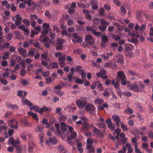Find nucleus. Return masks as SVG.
Returning a JSON list of instances; mask_svg holds the SVG:
<instances>
[{"instance_id":"cd10ccee","label":"nucleus","mask_w":153,"mask_h":153,"mask_svg":"<svg viewBox=\"0 0 153 153\" xmlns=\"http://www.w3.org/2000/svg\"><path fill=\"white\" fill-rule=\"evenodd\" d=\"M49 140L50 142L52 144H55L57 143L56 138L55 137L49 138Z\"/></svg>"},{"instance_id":"bb28decb","label":"nucleus","mask_w":153,"mask_h":153,"mask_svg":"<svg viewBox=\"0 0 153 153\" xmlns=\"http://www.w3.org/2000/svg\"><path fill=\"white\" fill-rule=\"evenodd\" d=\"M97 126L99 128H103V129L105 130L106 128H107L106 124L102 122L98 123L97 125Z\"/></svg>"},{"instance_id":"f03ea898","label":"nucleus","mask_w":153,"mask_h":153,"mask_svg":"<svg viewBox=\"0 0 153 153\" xmlns=\"http://www.w3.org/2000/svg\"><path fill=\"white\" fill-rule=\"evenodd\" d=\"M85 29L87 31H90L91 33L95 36H99L102 35V33L101 32L96 31L92 26H86Z\"/></svg>"},{"instance_id":"8fccbe9b","label":"nucleus","mask_w":153,"mask_h":153,"mask_svg":"<svg viewBox=\"0 0 153 153\" xmlns=\"http://www.w3.org/2000/svg\"><path fill=\"white\" fill-rule=\"evenodd\" d=\"M0 81L1 83L4 85H6L8 83L7 80L5 79L4 78L0 79Z\"/></svg>"},{"instance_id":"0e129e2a","label":"nucleus","mask_w":153,"mask_h":153,"mask_svg":"<svg viewBox=\"0 0 153 153\" xmlns=\"http://www.w3.org/2000/svg\"><path fill=\"white\" fill-rule=\"evenodd\" d=\"M136 17L138 19L139 21H141L140 18H141V14L139 12H136Z\"/></svg>"},{"instance_id":"3c124183","label":"nucleus","mask_w":153,"mask_h":153,"mask_svg":"<svg viewBox=\"0 0 153 153\" xmlns=\"http://www.w3.org/2000/svg\"><path fill=\"white\" fill-rule=\"evenodd\" d=\"M22 150V146H17L16 147V152L18 153H21Z\"/></svg>"},{"instance_id":"5fc2aeb1","label":"nucleus","mask_w":153,"mask_h":153,"mask_svg":"<svg viewBox=\"0 0 153 153\" xmlns=\"http://www.w3.org/2000/svg\"><path fill=\"white\" fill-rule=\"evenodd\" d=\"M100 73V74L102 75L103 74L106 75L107 73V72L104 69H101L100 70L99 73Z\"/></svg>"},{"instance_id":"6ab92c4d","label":"nucleus","mask_w":153,"mask_h":153,"mask_svg":"<svg viewBox=\"0 0 153 153\" xmlns=\"http://www.w3.org/2000/svg\"><path fill=\"white\" fill-rule=\"evenodd\" d=\"M132 90L134 91L137 92H140V90L139 88V87L137 84L134 83L133 85Z\"/></svg>"},{"instance_id":"423d86ee","label":"nucleus","mask_w":153,"mask_h":153,"mask_svg":"<svg viewBox=\"0 0 153 153\" xmlns=\"http://www.w3.org/2000/svg\"><path fill=\"white\" fill-rule=\"evenodd\" d=\"M112 119L115 123L117 127H119L120 123L121 122V119L119 116L117 115H113L112 117Z\"/></svg>"},{"instance_id":"0eeeda50","label":"nucleus","mask_w":153,"mask_h":153,"mask_svg":"<svg viewBox=\"0 0 153 153\" xmlns=\"http://www.w3.org/2000/svg\"><path fill=\"white\" fill-rule=\"evenodd\" d=\"M118 77L117 78L118 79H120V80L122 79H126V76L125 75L124 72L121 71H119L117 73Z\"/></svg>"},{"instance_id":"39448f33","label":"nucleus","mask_w":153,"mask_h":153,"mask_svg":"<svg viewBox=\"0 0 153 153\" xmlns=\"http://www.w3.org/2000/svg\"><path fill=\"white\" fill-rule=\"evenodd\" d=\"M105 123L107 124L108 128L111 131H113L115 129V124H113L111 120L110 119H109L106 120Z\"/></svg>"},{"instance_id":"864d4df0","label":"nucleus","mask_w":153,"mask_h":153,"mask_svg":"<svg viewBox=\"0 0 153 153\" xmlns=\"http://www.w3.org/2000/svg\"><path fill=\"white\" fill-rule=\"evenodd\" d=\"M128 73L129 75L132 76L136 75L137 74L135 72L130 70L128 71Z\"/></svg>"},{"instance_id":"e433bc0d","label":"nucleus","mask_w":153,"mask_h":153,"mask_svg":"<svg viewBox=\"0 0 153 153\" xmlns=\"http://www.w3.org/2000/svg\"><path fill=\"white\" fill-rule=\"evenodd\" d=\"M124 112L127 114H131L133 113V111L131 108H128L126 109V110L124 111Z\"/></svg>"},{"instance_id":"a19ab883","label":"nucleus","mask_w":153,"mask_h":153,"mask_svg":"<svg viewBox=\"0 0 153 153\" xmlns=\"http://www.w3.org/2000/svg\"><path fill=\"white\" fill-rule=\"evenodd\" d=\"M23 22L27 26H29L30 25V22L29 21L26 19H24L23 20Z\"/></svg>"},{"instance_id":"13d9d810","label":"nucleus","mask_w":153,"mask_h":153,"mask_svg":"<svg viewBox=\"0 0 153 153\" xmlns=\"http://www.w3.org/2000/svg\"><path fill=\"white\" fill-rule=\"evenodd\" d=\"M50 25L48 23H44L43 24V29H47L49 27Z\"/></svg>"},{"instance_id":"7ed1b4c3","label":"nucleus","mask_w":153,"mask_h":153,"mask_svg":"<svg viewBox=\"0 0 153 153\" xmlns=\"http://www.w3.org/2000/svg\"><path fill=\"white\" fill-rule=\"evenodd\" d=\"M85 40L87 44L92 45L95 43L96 40L92 36L88 35L85 37Z\"/></svg>"},{"instance_id":"58836bf2","label":"nucleus","mask_w":153,"mask_h":153,"mask_svg":"<svg viewBox=\"0 0 153 153\" xmlns=\"http://www.w3.org/2000/svg\"><path fill=\"white\" fill-rule=\"evenodd\" d=\"M120 127L124 131H127L128 129V128L122 122L120 123Z\"/></svg>"},{"instance_id":"a878e982","label":"nucleus","mask_w":153,"mask_h":153,"mask_svg":"<svg viewBox=\"0 0 153 153\" xmlns=\"http://www.w3.org/2000/svg\"><path fill=\"white\" fill-rule=\"evenodd\" d=\"M65 42H66L65 40L63 39H57L56 44L57 45H62Z\"/></svg>"},{"instance_id":"603ef678","label":"nucleus","mask_w":153,"mask_h":153,"mask_svg":"<svg viewBox=\"0 0 153 153\" xmlns=\"http://www.w3.org/2000/svg\"><path fill=\"white\" fill-rule=\"evenodd\" d=\"M87 143L88 144L92 145L94 142V139H87Z\"/></svg>"},{"instance_id":"a18cd8bd","label":"nucleus","mask_w":153,"mask_h":153,"mask_svg":"<svg viewBox=\"0 0 153 153\" xmlns=\"http://www.w3.org/2000/svg\"><path fill=\"white\" fill-rule=\"evenodd\" d=\"M146 27V25L145 24H143L140 27L139 31H143L145 29Z\"/></svg>"},{"instance_id":"473e14b6","label":"nucleus","mask_w":153,"mask_h":153,"mask_svg":"<svg viewBox=\"0 0 153 153\" xmlns=\"http://www.w3.org/2000/svg\"><path fill=\"white\" fill-rule=\"evenodd\" d=\"M98 27L100 30L103 31L107 29V26L103 25H99Z\"/></svg>"},{"instance_id":"680f3d73","label":"nucleus","mask_w":153,"mask_h":153,"mask_svg":"<svg viewBox=\"0 0 153 153\" xmlns=\"http://www.w3.org/2000/svg\"><path fill=\"white\" fill-rule=\"evenodd\" d=\"M45 16L48 17L49 18H50L51 17V14L50 13V12L48 10H46L45 13Z\"/></svg>"},{"instance_id":"a211bd4d","label":"nucleus","mask_w":153,"mask_h":153,"mask_svg":"<svg viewBox=\"0 0 153 153\" xmlns=\"http://www.w3.org/2000/svg\"><path fill=\"white\" fill-rule=\"evenodd\" d=\"M22 103H23L24 105H31L32 104V103L29 100L26 99H23L22 100Z\"/></svg>"},{"instance_id":"4c0bfd02","label":"nucleus","mask_w":153,"mask_h":153,"mask_svg":"<svg viewBox=\"0 0 153 153\" xmlns=\"http://www.w3.org/2000/svg\"><path fill=\"white\" fill-rule=\"evenodd\" d=\"M33 45L34 47L38 48L39 50H42V49L40 47L41 45L38 42L34 43Z\"/></svg>"},{"instance_id":"f3484780","label":"nucleus","mask_w":153,"mask_h":153,"mask_svg":"<svg viewBox=\"0 0 153 153\" xmlns=\"http://www.w3.org/2000/svg\"><path fill=\"white\" fill-rule=\"evenodd\" d=\"M67 117L64 115L62 113H60V116L59 117V120L60 121H65L66 120Z\"/></svg>"},{"instance_id":"4be33fe9","label":"nucleus","mask_w":153,"mask_h":153,"mask_svg":"<svg viewBox=\"0 0 153 153\" xmlns=\"http://www.w3.org/2000/svg\"><path fill=\"white\" fill-rule=\"evenodd\" d=\"M51 67L52 69H57L59 68V65L58 63L56 62H54L50 64Z\"/></svg>"},{"instance_id":"c756f323","label":"nucleus","mask_w":153,"mask_h":153,"mask_svg":"<svg viewBox=\"0 0 153 153\" xmlns=\"http://www.w3.org/2000/svg\"><path fill=\"white\" fill-rule=\"evenodd\" d=\"M102 41V42L106 43L108 42V39L106 35H103L101 37Z\"/></svg>"},{"instance_id":"69168bd1","label":"nucleus","mask_w":153,"mask_h":153,"mask_svg":"<svg viewBox=\"0 0 153 153\" xmlns=\"http://www.w3.org/2000/svg\"><path fill=\"white\" fill-rule=\"evenodd\" d=\"M90 4L91 5H98V2L96 0H92L91 1Z\"/></svg>"},{"instance_id":"49530a36","label":"nucleus","mask_w":153,"mask_h":153,"mask_svg":"<svg viewBox=\"0 0 153 153\" xmlns=\"http://www.w3.org/2000/svg\"><path fill=\"white\" fill-rule=\"evenodd\" d=\"M75 82L78 84H82L84 83V81L82 79L77 78L75 80Z\"/></svg>"},{"instance_id":"774afa93","label":"nucleus","mask_w":153,"mask_h":153,"mask_svg":"<svg viewBox=\"0 0 153 153\" xmlns=\"http://www.w3.org/2000/svg\"><path fill=\"white\" fill-rule=\"evenodd\" d=\"M114 27L113 26H110L108 28V30L109 32H112L114 29Z\"/></svg>"},{"instance_id":"2f4dec72","label":"nucleus","mask_w":153,"mask_h":153,"mask_svg":"<svg viewBox=\"0 0 153 153\" xmlns=\"http://www.w3.org/2000/svg\"><path fill=\"white\" fill-rule=\"evenodd\" d=\"M96 75L98 77H101L102 79H106L108 78L107 76L105 75H102L100 74V73H96Z\"/></svg>"},{"instance_id":"37998d69","label":"nucleus","mask_w":153,"mask_h":153,"mask_svg":"<svg viewBox=\"0 0 153 153\" xmlns=\"http://www.w3.org/2000/svg\"><path fill=\"white\" fill-rule=\"evenodd\" d=\"M123 95L127 97H129L132 95V94L130 92L124 91L123 93Z\"/></svg>"},{"instance_id":"aec40b11","label":"nucleus","mask_w":153,"mask_h":153,"mask_svg":"<svg viewBox=\"0 0 153 153\" xmlns=\"http://www.w3.org/2000/svg\"><path fill=\"white\" fill-rule=\"evenodd\" d=\"M100 23L102 25L106 26H108L110 24V22H109L105 21L103 19H101L100 21Z\"/></svg>"},{"instance_id":"ddd939ff","label":"nucleus","mask_w":153,"mask_h":153,"mask_svg":"<svg viewBox=\"0 0 153 153\" xmlns=\"http://www.w3.org/2000/svg\"><path fill=\"white\" fill-rule=\"evenodd\" d=\"M93 131L94 134L97 135V137H101L103 136L102 133L101 132L100 130L98 129L97 127H96L94 128V129L93 130Z\"/></svg>"},{"instance_id":"f8f14e48","label":"nucleus","mask_w":153,"mask_h":153,"mask_svg":"<svg viewBox=\"0 0 153 153\" xmlns=\"http://www.w3.org/2000/svg\"><path fill=\"white\" fill-rule=\"evenodd\" d=\"M74 39H76L77 43H79L81 42L82 41V37L78 36L77 34L76 33H74L72 35Z\"/></svg>"},{"instance_id":"ea45409f","label":"nucleus","mask_w":153,"mask_h":153,"mask_svg":"<svg viewBox=\"0 0 153 153\" xmlns=\"http://www.w3.org/2000/svg\"><path fill=\"white\" fill-rule=\"evenodd\" d=\"M75 69L76 71L77 72H78L79 73L80 72L82 71L83 70L82 69V67L80 66H76L75 67Z\"/></svg>"},{"instance_id":"09e8293b","label":"nucleus","mask_w":153,"mask_h":153,"mask_svg":"<svg viewBox=\"0 0 153 153\" xmlns=\"http://www.w3.org/2000/svg\"><path fill=\"white\" fill-rule=\"evenodd\" d=\"M39 33L37 31H36L34 30H32L31 31V34L30 35V37L33 38L34 36L38 34Z\"/></svg>"},{"instance_id":"9b49d317","label":"nucleus","mask_w":153,"mask_h":153,"mask_svg":"<svg viewBox=\"0 0 153 153\" xmlns=\"http://www.w3.org/2000/svg\"><path fill=\"white\" fill-rule=\"evenodd\" d=\"M71 134L67 137V140H71L76 137L77 135V134L75 131L71 132Z\"/></svg>"},{"instance_id":"6e6d98bb","label":"nucleus","mask_w":153,"mask_h":153,"mask_svg":"<svg viewBox=\"0 0 153 153\" xmlns=\"http://www.w3.org/2000/svg\"><path fill=\"white\" fill-rule=\"evenodd\" d=\"M105 11V10L103 7L101 8L100 10H98V12L102 16L103 15Z\"/></svg>"},{"instance_id":"c03bdc74","label":"nucleus","mask_w":153,"mask_h":153,"mask_svg":"<svg viewBox=\"0 0 153 153\" xmlns=\"http://www.w3.org/2000/svg\"><path fill=\"white\" fill-rule=\"evenodd\" d=\"M74 74L70 72L69 74L67 75V76L68 79V80L70 82H71L73 79V75Z\"/></svg>"},{"instance_id":"e2e57ef3","label":"nucleus","mask_w":153,"mask_h":153,"mask_svg":"<svg viewBox=\"0 0 153 153\" xmlns=\"http://www.w3.org/2000/svg\"><path fill=\"white\" fill-rule=\"evenodd\" d=\"M78 5L80 7H86V5L85 4H83L81 2H79L78 3Z\"/></svg>"},{"instance_id":"b1692460","label":"nucleus","mask_w":153,"mask_h":153,"mask_svg":"<svg viewBox=\"0 0 153 153\" xmlns=\"http://www.w3.org/2000/svg\"><path fill=\"white\" fill-rule=\"evenodd\" d=\"M117 62L120 63H123L124 57L123 55H121L119 56L117 60Z\"/></svg>"},{"instance_id":"4d7b16f0","label":"nucleus","mask_w":153,"mask_h":153,"mask_svg":"<svg viewBox=\"0 0 153 153\" xmlns=\"http://www.w3.org/2000/svg\"><path fill=\"white\" fill-rule=\"evenodd\" d=\"M13 37V35L10 33H8L6 37V39L8 41L11 40Z\"/></svg>"},{"instance_id":"6e6552de","label":"nucleus","mask_w":153,"mask_h":153,"mask_svg":"<svg viewBox=\"0 0 153 153\" xmlns=\"http://www.w3.org/2000/svg\"><path fill=\"white\" fill-rule=\"evenodd\" d=\"M112 53L111 52L109 53H105L100 55V56L105 60H108L109 59V56H111Z\"/></svg>"},{"instance_id":"c9c22d12","label":"nucleus","mask_w":153,"mask_h":153,"mask_svg":"<svg viewBox=\"0 0 153 153\" xmlns=\"http://www.w3.org/2000/svg\"><path fill=\"white\" fill-rule=\"evenodd\" d=\"M36 51H37V50L36 49H30V51L28 52V53L30 55L33 56L34 55Z\"/></svg>"},{"instance_id":"2eb2a0df","label":"nucleus","mask_w":153,"mask_h":153,"mask_svg":"<svg viewBox=\"0 0 153 153\" xmlns=\"http://www.w3.org/2000/svg\"><path fill=\"white\" fill-rule=\"evenodd\" d=\"M61 129L63 132H66L68 128V126L64 123H61Z\"/></svg>"},{"instance_id":"f257e3e1","label":"nucleus","mask_w":153,"mask_h":153,"mask_svg":"<svg viewBox=\"0 0 153 153\" xmlns=\"http://www.w3.org/2000/svg\"><path fill=\"white\" fill-rule=\"evenodd\" d=\"M87 102L85 99L77 100L75 101L76 105L79 108H83L86 105Z\"/></svg>"},{"instance_id":"9d476101","label":"nucleus","mask_w":153,"mask_h":153,"mask_svg":"<svg viewBox=\"0 0 153 153\" xmlns=\"http://www.w3.org/2000/svg\"><path fill=\"white\" fill-rule=\"evenodd\" d=\"M18 51L23 58H25L26 57V51L25 49L22 48H19L18 49Z\"/></svg>"},{"instance_id":"c85d7f7f","label":"nucleus","mask_w":153,"mask_h":153,"mask_svg":"<svg viewBox=\"0 0 153 153\" xmlns=\"http://www.w3.org/2000/svg\"><path fill=\"white\" fill-rule=\"evenodd\" d=\"M62 55V56H61L58 58V60L60 62L65 61L66 60V55L64 53Z\"/></svg>"},{"instance_id":"1a4fd4ad","label":"nucleus","mask_w":153,"mask_h":153,"mask_svg":"<svg viewBox=\"0 0 153 153\" xmlns=\"http://www.w3.org/2000/svg\"><path fill=\"white\" fill-rule=\"evenodd\" d=\"M57 149L59 153H68V151L65 149V147H64V146L61 145H59L57 147Z\"/></svg>"},{"instance_id":"f704fd0d","label":"nucleus","mask_w":153,"mask_h":153,"mask_svg":"<svg viewBox=\"0 0 153 153\" xmlns=\"http://www.w3.org/2000/svg\"><path fill=\"white\" fill-rule=\"evenodd\" d=\"M81 75V77L82 79H84L86 77V73L84 70L82 71L79 73Z\"/></svg>"},{"instance_id":"de8ad7c7","label":"nucleus","mask_w":153,"mask_h":153,"mask_svg":"<svg viewBox=\"0 0 153 153\" xmlns=\"http://www.w3.org/2000/svg\"><path fill=\"white\" fill-rule=\"evenodd\" d=\"M39 140L41 143H43L44 142L43 138L44 137V135L42 134H40L39 135Z\"/></svg>"},{"instance_id":"338daca9","label":"nucleus","mask_w":153,"mask_h":153,"mask_svg":"<svg viewBox=\"0 0 153 153\" xmlns=\"http://www.w3.org/2000/svg\"><path fill=\"white\" fill-rule=\"evenodd\" d=\"M117 92L120 97V98L122 97V95L123 93L122 91L119 88V89L117 91Z\"/></svg>"},{"instance_id":"052dcab7","label":"nucleus","mask_w":153,"mask_h":153,"mask_svg":"<svg viewBox=\"0 0 153 153\" xmlns=\"http://www.w3.org/2000/svg\"><path fill=\"white\" fill-rule=\"evenodd\" d=\"M8 62L6 60H2L1 62V65L4 67H5L7 65Z\"/></svg>"},{"instance_id":"bf43d9fd","label":"nucleus","mask_w":153,"mask_h":153,"mask_svg":"<svg viewBox=\"0 0 153 153\" xmlns=\"http://www.w3.org/2000/svg\"><path fill=\"white\" fill-rule=\"evenodd\" d=\"M105 8L107 10H110L111 9V6L108 4H105L104 5Z\"/></svg>"},{"instance_id":"5701e85b","label":"nucleus","mask_w":153,"mask_h":153,"mask_svg":"<svg viewBox=\"0 0 153 153\" xmlns=\"http://www.w3.org/2000/svg\"><path fill=\"white\" fill-rule=\"evenodd\" d=\"M10 53L8 51H6L4 52V55L2 57V59L3 60L8 59L9 58Z\"/></svg>"},{"instance_id":"412c9836","label":"nucleus","mask_w":153,"mask_h":153,"mask_svg":"<svg viewBox=\"0 0 153 153\" xmlns=\"http://www.w3.org/2000/svg\"><path fill=\"white\" fill-rule=\"evenodd\" d=\"M44 126L43 125H38L35 129V131L36 132H39L42 131L43 129Z\"/></svg>"},{"instance_id":"79ce46f5","label":"nucleus","mask_w":153,"mask_h":153,"mask_svg":"<svg viewBox=\"0 0 153 153\" xmlns=\"http://www.w3.org/2000/svg\"><path fill=\"white\" fill-rule=\"evenodd\" d=\"M135 146V150L136 153H143L140 152V150L138 147L137 143L135 144L134 145Z\"/></svg>"},{"instance_id":"20e7f679","label":"nucleus","mask_w":153,"mask_h":153,"mask_svg":"<svg viewBox=\"0 0 153 153\" xmlns=\"http://www.w3.org/2000/svg\"><path fill=\"white\" fill-rule=\"evenodd\" d=\"M95 107L93 104L88 103L85 105V109L87 112L94 111L95 109Z\"/></svg>"},{"instance_id":"4468645a","label":"nucleus","mask_w":153,"mask_h":153,"mask_svg":"<svg viewBox=\"0 0 153 153\" xmlns=\"http://www.w3.org/2000/svg\"><path fill=\"white\" fill-rule=\"evenodd\" d=\"M27 114L31 116L32 117L36 120L37 123L39 122V118L36 114L33 113L32 111H29L28 112Z\"/></svg>"},{"instance_id":"72a5a7b5","label":"nucleus","mask_w":153,"mask_h":153,"mask_svg":"<svg viewBox=\"0 0 153 153\" xmlns=\"http://www.w3.org/2000/svg\"><path fill=\"white\" fill-rule=\"evenodd\" d=\"M133 46L131 45H126L125 46V49L127 51H130L132 50Z\"/></svg>"},{"instance_id":"393cba45","label":"nucleus","mask_w":153,"mask_h":153,"mask_svg":"<svg viewBox=\"0 0 153 153\" xmlns=\"http://www.w3.org/2000/svg\"><path fill=\"white\" fill-rule=\"evenodd\" d=\"M94 102L96 104L98 105H101L104 102V100L102 99L98 98L95 100Z\"/></svg>"},{"instance_id":"dca6fc26","label":"nucleus","mask_w":153,"mask_h":153,"mask_svg":"<svg viewBox=\"0 0 153 153\" xmlns=\"http://www.w3.org/2000/svg\"><path fill=\"white\" fill-rule=\"evenodd\" d=\"M83 128L85 130L87 131L90 128V126L88 123L85 122L83 124Z\"/></svg>"},{"instance_id":"7c9ffc66","label":"nucleus","mask_w":153,"mask_h":153,"mask_svg":"<svg viewBox=\"0 0 153 153\" xmlns=\"http://www.w3.org/2000/svg\"><path fill=\"white\" fill-rule=\"evenodd\" d=\"M148 27L149 28L150 31L151 32L150 33L151 36H153V27H152V24L149 23L148 25Z\"/></svg>"}]
</instances>
